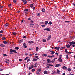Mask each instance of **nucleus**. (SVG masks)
<instances>
[{"label": "nucleus", "instance_id": "nucleus-5", "mask_svg": "<svg viewBox=\"0 0 75 75\" xmlns=\"http://www.w3.org/2000/svg\"><path fill=\"white\" fill-rule=\"evenodd\" d=\"M26 45V44L25 43H24L23 45V46L24 47V48H26L27 47V46H25Z\"/></svg>", "mask_w": 75, "mask_h": 75}, {"label": "nucleus", "instance_id": "nucleus-59", "mask_svg": "<svg viewBox=\"0 0 75 75\" xmlns=\"http://www.w3.org/2000/svg\"><path fill=\"white\" fill-rule=\"evenodd\" d=\"M35 7H34L33 8V11H34V10H35Z\"/></svg>", "mask_w": 75, "mask_h": 75}, {"label": "nucleus", "instance_id": "nucleus-35", "mask_svg": "<svg viewBox=\"0 0 75 75\" xmlns=\"http://www.w3.org/2000/svg\"><path fill=\"white\" fill-rule=\"evenodd\" d=\"M34 24H30V27H33V26H34Z\"/></svg>", "mask_w": 75, "mask_h": 75}, {"label": "nucleus", "instance_id": "nucleus-50", "mask_svg": "<svg viewBox=\"0 0 75 75\" xmlns=\"http://www.w3.org/2000/svg\"><path fill=\"white\" fill-rule=\"evenodd\" d=\"M33 67H34V66L33 65H32L31 66V68H33Z\"/></svg>", "mask_w": 75, "mask_h": 75}, {"label": "nucleus", "instance_id": "nucleus-2", "mask_svg": "<svg viewBox=\"0 0 75 75\" xmlns=\"http://www.w3.org/2000/svg\"><path fill=\"white\" fill-rule=\"evenodd\" d=\"M49 51L50 52H51V54L52 55H54V53H55V52L54 51H51L50 50H49Z\"/></svg>", "mask_w": 75, "mask_h": 75}, {"label": "nucleus", "instance_id": "nucleus-26", "mask_svg": "<svg viewBox=\"0 0 75 75\" xmlns=\"http://www.w3.org/2000/svg\"><path fill=\"white\" fill-rule=\"evenodd\" d=\"M68 71L69 72H71V69L70 68H69L68 69Z\"/></svg>", "mask_w": 75, "mask_h": 75}, {"label": "nucleus", "instance_id": "nucleus-33", "mask_svg": "<svg viewBox=\"0 0 75 75\" xmlns=\"http://www.w3.org/2000/svg\"><path fill=\"white\" fill-rule=\"evenodd\" d=\"M13 52H14V53H17V51H16V50H13Z\"/></svg>", "mask_w": 75, "mask_h": 75}, {"label": "nucleus", "instance_id": "nucleus-20", "mask_svg": "<svg viewBox=\"0 0 75 75\" xmlns=\"http://www.w3.org/2000/svg\"><path fill=\"white\" fill-rule=\"evenodd\" d=\"M42 12H45V9L44 8H43L42 9Z\"/></svg>", "mask_w": 75, "mask_h": 75}, {"label": "nucleus", "instance_id": "nucleus-29", "mask_svg": "<svg viewBox=\"0 0 75 75\" xmlns=\"http://www.w3.org/2000/svg\"><path fill=\"white\" fill-rule=\"evenodd\" d=\"M43 42H46V40L45 39H43Z\"/></svg>", "mask_w": 75, "mask_h": 75}, {"label": "nucleus", "instance_id": "nucleus-31", "mask_svg": "<svg viewBox=\"0 0 75 75\" xmlns=\"http://www.w3.org/2000/svg\"><path fill=\"white\" fill-rule=\"evenodd\" d=\"M23 42V40H20L19 41V42L20 43H21V42Z\"/></svg>", "mask_w": 75, "mask_h": 75}, {"label": "nucleus", "instance_id": "nucleus-61", "mask_svg": "<svg viewBox=\"0 0 75 75\" xmlns=\"http://www.w3.org/2000/svg\"><path fill=\"white\" fill-rule=\"evenodd\" d=\"M49 66H47L46 67V68L47 69V68H49Z\"/></svg>", "mask_w": 75, "mask_h": 75}, {"label": "nucleus", "instance_id": "nucleus-51", "mask_svg": "<svg viewBox=\"0 0 75 75\" xmlns=\"http://www.w3.org/2000/svg\"><path fill=\"white\" fill-rule=\"evenodd\" d=\"M24 11H28V9H25V10H24Z\"/></svg>", "mask_w": 75, "mask_h": 75}, {"label": "nucleus", "instance_id": "nucleus-18", "mask_svg": "<svg viewBox=\"0 0 75 75\" xmlns=\"http://www.w3.org/2000/svg\"><path fill=\"white\" fill-rule=\"evenodd\" d=\"M30 7H31V8H33V7H34V5L33 4H31L30 5Z\"/></svg>", "mask_w": 75, "mask_h": 75}, {"label": "nucleus", "instance_id": "nucleus-53", "mask_svg": "<svg viewBox=\"0 0 75 75\" xmlns=\"http://www.w3.org/2000/svg\"><path fill=\"white\" fill-rule=\"evenodd\" d=\"M0 8H3V6H1V5H0Z\"/></svg>", "mask_w": 75, "mask_h": 75}, {"label": "nucleus", "instance_id": "nucleus-25", "mask_svg": "<svg viewBox=\"0 0 75 75\" xmlns=\"http://www.w3.org/2000/svg\"><path fill=\"white\" fill-rule=\"evenodd\" d=\"M65 52L66 53H68V50H67V49H66L65 50Z\"/></svg>", "mask_w": 75, "mask_h": 75}, {"label": "nucleus", "instance_id": "nucleus-63", "mask_svg": "<svg viewBox=\"0 0 75 75\" xmlns=\"http://www.w3.org/2000/svg\"><path fill=\"white\" fill-rule=\"evenodd\" d=\"M19 61H22V59H19Z\"/></svg>", "mask_w": 75, "mask_h": 75}, {"label": "nucleus", "instance_id": "nucleus-60", "mask_svg": "<svg viewBox=\"0 0 75 75\" xmlns=\"http://www.w3.org/2000/svg\"><path fill=\"white\" fill-rule=\"evenodd\" d=\"M38 16H40V13H38L37 14Z\"/></svg>", "mask_w": 75, "mask_h": 75}, {"label": "nucleus", "instance_id": "nucleus-49", "mask_svg": "<svg viewBox=\"0 0 75 75\" xmlns=\"http://www.w3.org/2000/svg\"><path fill=\"white\" fill-rule=\"evenodd\" d=\"M74 41H72L71 42H72V44H75V42H73Z\"/></svg>", "mask_w": 75, "mask_h": 75}, {"label": "nucleus", "instance_id": "nucleus-19", "mask_svg": "<svg viewBox=\"0 0 75 75\" xmlns=\"http://www.w3.org/2000/svg\"><path fill=\"white\" fill-rule=\"evenodd\" d=\"M48 22L47 21H45V24L46 25H47V24H48Z\"/></svg>", "mask_w": 75, "mask_h": 75}, {"label": "nucleus", "instance_id": "nucleus-54", "mask_svg": "<svg viewBox=\"0 0 75 75\" xmlns=\"http://www.w3.org/2000/svg\"><path fill=\"white\" fill-rule=\"evenodd\" d=\"M0 33H3V30H1L0 31Z\"/></svg>", "mask_w": 75, "mask_h": 75}, {"label": "nucleus", "instance_id": "nucleus-21", "mask_svg": "<svg viewBox=\"0 0 75 75\" xmlns=\"http://www.w3.org/2000/svg\"><path fill=\"white\" fill-rule=\"evenodd\" d=\"M2 40H6V37H3L2 38Z\"/></svg>", "mask_w": 75, "mask_h": 75}, {"label": "nucleus", "instance_id": "nucleus-15", "mask_svg": "<svg viewBox=\"0 0 75 75\" xmlns=\"http://www.w3.org/2000/svg\"><path fill=\"white\" fill-rule=\"evenodd\" d=\"M69 44H70V45H69V46H71V47H72V42H69Z\"/></svg>", "mask_w": 75, "mask_h": 75}, {"label": "nucleus", "instance_id": "nucleus-46", "mask_svg": "<svg viewBox=\"0 0 75 75\" xmlns=\"http://www.w3.org/2000/svg\"><path fill=\"white\" fill-rule=\"evenodd\" d=\"M3 56H4V57H7V54H3Z\"/></svg>", "mask_w": 75, "mask_h": 75}, {"label": "nucleus", "instance_id": "nucleus-45", "mask_svg": "<svg viewBox=\"0 0 75 75\" xmlns=\"http://www.w3.org/2000/svg\"><path fill=\"white\" fill-rule=\"evenodd\" d=\"M11 5H12V4H9L8 5V7H11Z\"/></svg>", "mask_w": 75, "mask_h": 75}, {"label": "nucleus", "instance_id": "nucleus-41", "mask_svg": "<svg viewBox=\"0 0 75 75\" xmlns=\"http://www.w3.org/2000/svg\"><path fill=\"white\" fill-rule=\"evenodd\" d=\"M38 47H37L36 48V51H38Z\"/></svg>", "mask_w": 75, "mask_h": 75}, {"label": "nucleus", "instance_id": "nucleus-48", "mask_svg": "<svg viewBox=\"0 0 75 75\" xmlns=\"http://www.w3.org/2000/svg\"><path fill=\"white\" fill-rule=\"evenodd\" d=\"M41 26L42 27H45V25H41Z\"/></svg>", "mask_w": 75, "mask_h": 75}, {"label": "nucleus", "instance_id": "nucleus-13", "mask_svg": "<svg viewBox=\"0 0 75 75\" xmlns=\"http://www.w3.org/2000/svg\"><path fill=\"white\" fill-rule=\"evenodd\" d=\"M38 64V63H35L34 64V67H37Z\"/></svg>", "mask_w": 75, "mask_h": 75}, {"label": "nucleus", "instance_id": "nucleus-47", "mask_svg": "<svg viewBox=\"0 0 75 75\" xmlns=\"http://www.w3.org/2000/svg\"><path fill=\"white\" fill-rule=\"evenodd\" d=\"M13 1V2L14 3H16L17 2V0H15L14 1Z\"/></svg>", "mask_w": 75, "mask_h": 75}, {"label": "nucleus", "instance_id": "nucleus-24", "mask_svg": "<svg viewBox=\"0 0 75 75\" xmlns=\"http://www.w3.org/2000/svg\"><path fill=\"white\" fill-rule=\"evenodd\" d=\"M48 24H49L50 25H51L52 24V22L51 21H50L48 23Z\"/></svg>", "mask_w": 75, "mask_h": 75}, {"label": "nucleus", "instance_id": "nucleus-43", "mask_svg": "<svg viewBox=\"0 0 75 75\" xmlns=\"http://www.w3.org/2000/svg\"><path fill=\"white\" fill-rule=\"evenodd\" d=\"M54 57V55H53L51 56H50V57H49V58H52L53 57Z\"/></svg>", "mask_w": 75, "mask_h": 75}, {"label": "nucleus", "instance_id": "nucleus-56", "mask_svg": "<svg viewBox=\"0 0 75 75\" xmlns=\"http://www.w3.org/2000/svg\"><path fill=\"white\" fill-rule=\"evenodd\" d=\"M24 38H27V36H23Z\"/></svg>", "mask_w": 75, "mask_h": 75}, {"label": "nucleus", "instance_id": "nucleus-34", "mask_svg": "<svg viewBox=\"0 0 75 75\" xmlns=\"http://www.w3.org/2000/svg\"><path fill=\"white\" fill-rule=\"evenodd\" d=\"M65 22L66 23H70L71 22L70 21H65Z\"/></svg>", "mask_w": 75, "mask_h": 75}, {"label": "nucleus", "instance_id": "nucleus-52", "mask_svg": "<svg viewBox=\"0 0 75 75\" xmlns=\"http://www.w3.org/2000/svg\"><path fill=\"white\" fill-rule=\"evenodd\" d=\"M35 58H38V56H36L35 57Z\"/></svg>", "mask_w": 75, "mask_h": 75}, {"label": "nucleus", "instance_id": "nucleus-28", "mask_svg": "<svg viewBox=\"0 0 75 75\" xmlns=\"http://www.w3.org/2000/svg\"><path fill=\"white\" fill-rule=\"evenodd\" d=\"M44 74H47V71H45L44 72Z\"/></svg>", "mask_w": 75, "mask_h": 75}, {"label": "nucleus", "instance_id": "nucleus-44", "mask_svg": "<svg viewBox=\"0 0 75 75\" xmlns=\"http://www.w3.org/2000/svg\"><path fill=\"white\" fill-rule=\"evenodd\" d=\"M30 61V58H29L27 60V62H28V61Z\"/></svg>", "mask_w": 75, "mask_h": 75}, {"label": "nucleus", "instance_id": "nucleus-40", "mask_svg": "<svg viewBox=\"0 0 75 75\" xmlns=\"http://www.w3.org/2000/svg\"><path fill=\"white\" fill-rule=\"evenodd\" d=\"M47 61L48 62V63H47V64H48L49 62H50V59H47Z\"/></svg>", "mask_w": 75, "mask_h": 75}, {"label": "nucleus", "instance_id": "nucleus-32", "mask_svg": "<svg viewBox=\"0 0 75 75\" xmlns=\"http://www.w3.org/2000/svg\"><path fill=\"white\" fill-rule=\"evenodd\" d=\"M52 74H53V75H55L57 74V72H56L55 71H54L53 72Z\"/></svg>", "mask_w": 75, "mask_h": 75}, {"label": "nucleus", "instance_id": "nucleus-9", "mask_svg": "<svg viewBox=\"0 0 75 75\" xmlns=\"http://www.w3.org/2000/svg\"><path fill=\"white\" fill-rule=\"evenodd\" d=\"M39 58H38L37 59H33V61H37Z\"/></svg>", "mask_w": 75, "mask_h": 75}, {"label": "nucleus", "instance_id": "nucleus-22", "mask_svg": "<svg viewBox=\"0 0 75 75\" xmlns=\"http://www.w3.org/2000/svg\"><path fill=\"white\" fill-rule=\"evenodd\" d=\"M28 43H29V44H32V43H33V41H29L28 42Z\"/></svg>", "mask_w": 75, "mask_h": 75}, {"label": "nucleus", "instance_id": "nucleus-39", "mask_svg": "<svg viewBox=\"0 0 75 75\" xmlns=\"http://www.w3.org/2000/svg\"><path fill=\"white\" fill-rule=\"evenodd\" d=\"M32 72H34L35 71V69H32Z\"/></svg>", "mask_w": 75, "mask_h": 75}, {"label": "nucleus", "instance_id": "nucleus-14", "mask_svg": "<svg viewBox=\"0 0 75 75\" xmlns=\"http://www.w3.org/2000/svg\"><path fill=\"white\" fill-rule=\"evenodd\" d=\"M63 69H67V67L65 66H64L62 67Z\"/></svg>", "mask_w": 75, "mask_h": 75}, {"label": "nucleus", "instance_id": "nucleus-6", "mask_svg": "<svg viewBox=\"0 0 75 75\" xmlns=\"http://www.w3.org/2000/svg\"><path fill=\"white\" fill-rule=\"evenodd\" d=\"M58 61L60 62H62V59H61V57H59L58 59Z\"/></svg>", "mask_w": 75, "mask_h": 75}, {"label": "nucleus", "instance_id": "nucleus-37", "mask_svg": "<svg viewBox=\"0 0 75 75\" xmlns=\"http://www.w3.org/2000/svg\"><path fill=\"white\" fill-rule=\"evenodd\" d=\"M10 51V52H13V49H11Z\"/></svg>", "mask_w": 75, "mask_h": 75}, {"label": "nucleus", "instance_id": "nucleus-8", "mask_svg": "<svg viewBox=\"0 0 75 75\" xmlns=\"http://www.w3.org/2000/svg\"><path fill=\"white\" fill-rule=\"evenodd\" d=\"M61 66V64H57L55 66V67H58Z\"/></svg>", "mask_w": 75, "mask_h": 75}, {"label": "nucleus", "instance_id": "nucleus-1", "mask_svg": "<svg viewBox=\"0 0 75 75\" xmlns=\"http://www.w3.org/2000/svg\"><path fill=\"white\" fill-rule=\"evenodd\" d=\"M41 71V68H39L36 71V74H39V73H40V71Z\"/></svg>", "mask_w": 75, "mask_h": 75}, {"label": "nucleus", "instance_id": "nucleus-30", "mask_svg": "<svg viewBox=\"0 0 75 75\" xmlns=\"http://www.w3.org/2000/svg\"><path fill=\"white\" fill-rule=\"evenodd\" d=\"M15 49L16 50H19V49H20V48H19V47H15Z\"/></svg>", "mask_w": 75, "mask_h": 75}, {"label": "nucleus", "instance_id": "nucleus-23", "mask_svg": "<svg viewBox=\"0 0 75 75\" xmlns=\"http://www.w3.org/2000/svg\"><path fill=\"white\" fill-rule=\"evenodd\" d=\"M23 3L24 4H26L27 3V1H26V0H25V1H23Z\"/></svg>", "mask_w": 75, "mask_h": 75}, {"label": "nucleus", "instance_id": "nucleus-11", "mask_svg": "<svg viewBox=\"0 0 75 75\" xmlns=\"http://www.w3.org/2000/svg\"><path fill=\"white\" fill-rule=\"evenodd\" d=\"M9 25V24L8 23H6V24L4 25V27H8Z\"/></svg>", "mask_w": 75, "mask_h": 75}, {"label": "nucleus", "instance_id": "nucleus-42", "mask_svg": "<svg viewBox=\"0 0 75 75\" xmlns=\"http://www.w3.org/2000/svg\"><path fill=\"white\" fill-rule=\"evenodd\" d=\"M28 58H29V57H26L25 59L24 60H27Z\"/></svg>", "mask_w": 75, "mask_h": 75}, {"label": "nucleus", "instance_id": "nucleus-27", "mask_svg": "<svg viewBox=\"0 0 75 75\" xmlns=\"http://www.w3.org/2000/svg\"><path fill=\"white\" fill-rule=\"evenodd\" d=\"M12 34H13V35H16L17 34V33L15 32H13Z\"/></svg>", "mask_w": 75, "mask_h": 75}, {"label": "nucleus", "instance_id": "nucleus-58", "mask_svg": "<svg viewBox=\"0 0 75 75\" xmlns=\"http://www.w3.org/2000/svg\"><path fill=\"white\" fill-rule=\"evenodd\" d=\"M72 4H73V6H75V3H72Z\"/></svg>", "mask_w": 75, "mask_h": 75}, {"label": "nucleus", "instance_id": "nucleus-57", "mask_svg": "<svg viewBox=\"0 0 75 75\" xmlns=\"http://www.w3.org/2000/svg\"><path fill=\"white\" fill-rule=\"evenodd\" d=\"M29 70H30V69H31V67H29Z\"/></svg>", "mask_w": 75, "mask_h": 75}, {"label": "nucleus", "instance_id": "nucleus-38", "mask_svg": "<svg viewBox=\"0 0 75 75\" xmlns=\"http://www.w3.org/2000/svg\"><path fill=\"white\" fill-rule=\"evenodd\" d=\"M42 55L43 56H48V55L47 54H42Z\"/></svg>", "mask_w": 75, "mask_h": 75}, {"label": "nucleus", "instance_id": "nucleus-7", "mask_svg": "<svg viewBox=\"0 0 75 75\" xmlns=\"http://www.w3.org/2000/svg\"><path fill=\"white\" fill-rule=\"evenodd\" d=\"M51 36L50 35L48 37V38L47 39V41H49V40H50L51 39Z\"/></svg>", "mask_w": 75, "mask_h": 75}, {"label": "nucleus", "instance_id": "nucleus-55", "mask_svg": "<svg viewBox=\"0 0 75 75\" xmlns=\"http://www.w3.org/2000/svg\"><path fill=\"white\" fill-rule=\"evenodd\" d=\"M55 54L57 55V56H58V53L56 52Z\"/></svg>", "mask_w": 75, "mask_h": 75}, {"label": "nucleus", "instance_id": "nucleus-64", "mask_svg": "<svg viewBox=\"0 0 75 75\" xmlns=\"http://www.w3.org/2000/svg\"><path fill=\"white\" fill-rule=\"evenodd\" d=\"M32 55H33V54H30L29 55L30 57H31V56H32Z\"/></svg>", "mask_w": 75, "mask_h": 75}, {"label": "nucleus", "instance_id": "nucleus-17", "mask_svg": "<svg viewBox=\"0 0 75 75\" xmlns=\"http://www.w3.org/2000/svg\"><path fill=\"white\" fill-rule=\"evenodd\" d=\"M66 47L67 48H70V46L69 45V44H68L66 45Z\"/></svg>", "mask_w": 75, "mask_h": 75}, {"label": "nucleus", "instance_id": "nucleus-36", "mask_svg": "<svg viewBox=\"0 0 75 75\" xmlns=\"http://www.w3.org/2000/svg\"><path fill=\"white\" fill-rule=\"evenodd\" d=\"M57 73L59 74H60V71H59V70H58L57 71Z\"/></svg>", "mask_w": 75, "mask_h": 75}, {"label": "nucleus", "instance_id": "nucleus-4", "mask_svg": "<svg viewBox=\"0 0 75 75\" xmlns=\"http://www.w3.org/2000/svg\"><path fill=\"white\" fill-rule=\"evenodd\" d=\"M44 31H46V30H47V31H51V29H50V28H47L46 29H44Z\"/></svg>", "mask_w": 75, "mask_h": 75}, {"label": "nucleus", "instance_id": "nucleus-3", "mask_svg": "<svg viewBox=\"0 0 75 75\" xmlns=\"http://www.w3.org/2000/svg\"><path fill=\"white\" fill-rule=\"evenodd\" d=\"M60 48H61L60 47H57L54 48V49H55V50H57V51H59V49H60Z\"/></svg>", "mask_w": 75, "mask_h": 75}, {"label": "nucleus", "instance_id": "nucleus-62", "mask_svg": "<svg viewBox=\"0 0 75 75\" xmlns=\"http://www.w3.org/2000/svg\"><path fill=\"white\" fill-rule=\"evenodd\" d=\"M2 75H9V74H6V75H5L4 74H2Z\"/></svg>", "mask_w": 75, "mask_h": 75}, {"label": "nucleus", "instance_id": "nucleus-10", "mask_svg": "<svg viewBox=\"0 0 75 75\" xmlns=\"http://www.w3.org/2000/svg\"><path fill=\"white\" fill-rule=\"evenodd\" d=\"M0 47H5V45L3 44H1L0 45Z\"/></svg>", "mask_w": 75, "mask_h": 75}, {"label": "nucleus", "instance_id": "nucleus-12", "mask_svg": "<svg viewBox=\"0 0 75 75\" xmlns=\"http://www.w3.org/2000/svg\"><path fill=\"white\" fill-rule=\"evenodd\" d=\"M3 43H4V44H8V42L5 40L3 41Z\"/></svg>", "mask_w": 75, "mask_h": 75}, {"label": "nucleus", "instance_id": "nucleus-16", "mask_svg": "<svg viewBox=\"0 0 75 75\" xmlns=\"http://www.w3.org/2000/svg\"><path fill=\"white\" fill-rule=\"evenodd\" d=\"M69 58V57H68V54H67L66 55V59H68Z\"/></svg>", "mask_w": 75, "mask_h": 75}]
</instances>
